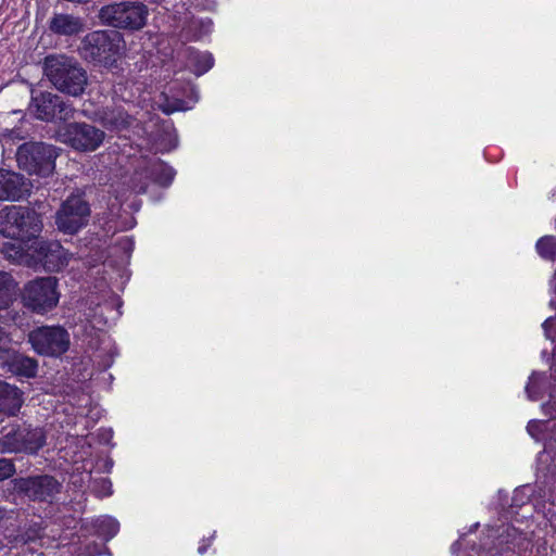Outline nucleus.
<instances>
[{
    "instance_id": "obj_1",
    "label": "nucleus",
    "mask_w": 556,
    "mask_h": 556,
    "mask_svg": "<svg viewBox=\"0 0 556 556\" xmlns=\"http://www.w3.org/2000/svg\"><path fill=\"white\" fill-rule=\"evenodd\" d=\"M43 70L49 81L61 92L78 97L84 93L88 76L80 63L65 54L45 58Z\"/></svg>"
},
{
    "instance_id": "obj_2",
    "label": "nucleus",
    "mask_w": 556,
    "mask_h": 556,
    "mask_svg": "<svg viewBox=\"0 0 556 556\" xmlns=\"http://www.w3.org/2000/svg\"><path fill=\"white\" fill-rule=\"evenodd\" d=\"M0 434L1 454L37 455L47 443L45 429L27 421H10L0 429Z\"/></svg>"
},
{
    "instance_id": "obj_3",
    "label": "nucleus",
    "mask_w": 556,
    "mask_h": 556,
    "mask_svg": "<svg viewBox=\"0 0 556 556\" xmlns=\"http://www.w3.org/2000/svg\"><path fill=\"white\" fill-rule=\"evenodd\" d=\"M124 40L117 30H94L81 40L83 58L94 65L112 68L122 58Z\"/></svg>"
},
{
    "instance_id": "obj_4",
    "label": "nucleus",
    "mask_w": 556,
    "mask_h": 556,
    "mask_svg": "<svg viewBox=\"0 0 556 556\" xmlns=\"http://www.w3.org/2000/svg\"><path fill=\"white\" fill-rule=\"evenodd\" d=\"M43 228L42 217L27 206H10L0 215V233L22 243L33 242Z\"/></svg>"
},
{
    "instance_id": "obj_5",
    "label": "nucleus",
    "mask_w": 556,
    "mask_h": 556,
    "mask_svg": "<svg viewBox=\"0 0 556 556\" xmlns=\"http://www.w3.org/2000/svg\"><path fill=\"white\" fill-rule=\"evenodd\" d=\"M148 16L147 4L130 0L110 3L99 12V17L105 25L129 31L142 29L147 25Z\"/></svg>"
},
{
    "instance_id": "obj_6",
    "label": "nucleus",
    "mask_w": 556,
    "mask_h": 556,
    "mask_svg": "<svg viewBox=\"0 0 556 556\" xmlns=\"http://www.w3.org/2000/svg\"><path fill=\"white\" fill-rule=\"evenodd\" d=\"M21 303L27 311L45 315L54 309L60 300L59 282L55 277H36L27 281L20 293Z\"/></svg>"
},
{
    "instance_id": "obj_7",
    "label": "nucleus",
    "mask_w": 556,
    "mask_h": 556,
    "mask_svg": "<svg viewBox=\"0 0 556 556\" xmlns=\"http://www.w3.org/2000/svg\"><path fill=\"white\" fill-rule=\"evenodd\" d=\"M59 149L45 142H25L18 147L16 161L18 167L30 175L50 176L55 169Z\"/></svg>"
},
{
    "instance_id": "obj_8",
    "label": "nucleus",
    "mask_w": 556,
    "mask_h": 556,
    "mask_svg": "<svg viewBox=\"0 0 556 556\" xmlns=\"http://www.w3.org/2000/svg\"><path fill=\"white\" fill-rule=\"evenodd\" d=\"M12 492L31 502H49L61 491V483L50 475L17 477L10 481Z\"/></svg>"
},
{
    "instance_id": "obj_9",
    "label": "nucleus",
    "mask_w": 556,
    "mask_h": 556,
    "mask_svg": "<svg viewBox=\"0 0 556 556\" xmlns=\"http://www.w3.org/2000/svg\"><path fill=\"white\" fill-rule=\"evenodd\" d=\"M28 342L38 355L60 357L68 351L71 339L62 326H40L29 331Z\"/></svg>"
},
{
    "instance_id": "obj_10",
    "label": "nucleus",
    "mask_w": 556,
    "mask_h": 556,
    "mask_svg": "<svg viewBox=\"0 0 556 556\" xmlns=\"http://www.w3.org/2000/svg\"><path fill=\"white\" fill-rule=\"evenodd\" d=\"M175 177L176 170L170 165L162 159H154L135 170L130 178V188L136 194H144L151 182L166 189L172 186Z\"/></svg>"
},
{
    "instance_id": "obj_11",
    "label": "nucleus",
    "mask_w": 556,
    "mask_h": 556,
    "mask_svg": "<svg viewBox=\"0 0 556 556\" xmlns=\"http://www.w3.org/2000/svg\"><path fill=\"white\" fill-rule=\"evenodd\" d=\"M492 534L493 556H530L533 544L527 534L511 525L498 527Z\"/></svg>"
},
{
    "instance_id": "obj_12",
    "label": "nucleus",
    "mask_w": 556,
    "mask_h": 556,
    "mask_svg": "<svg viewBox=\"0 0 556 556\" xmlns=\"http://www.w3.org/2000/svg\"><path fill=\"white\" fill-rule=\"evenodd\" d=\"M30 110L36 118L45 122L67 121L74 117L75 109L63 97L40 91L31 97Z\"/></svg>"
},
{
    "instance_id": "obj_13",
    "label": "nucleus",
    "mask_w": 556,
    "mask_h": 556,
    "mask_svg": "<svg viewBox=\"0 0 556 556\" xmlns=\"http://www.w3.org/2000/svg\"><path fill=\"white\" fill-rule=\"evenodd\" d=\"M89 215V203L81 197L71 195L56 212L55 224L61 232L75 235L87 225Z\"/></svg>"
},
{
    "instance_id": "obj_14",
    "label": "nucleus",
    "mask_w": 556,
    "mask_h": 556,
    "mask_svg": "<svg viewBox=\"0 0 556 556\" xmlns=\"http://www.w3.org/2000/svg\"><path fill=\"white\" fill-rule=\"evenodd\" d=\"M28 250L34 264L50 273L62 270L68 263L64 248L56 240L43 239L39 236L31 242Z\"/></svg>"
},
{
    "instance_id": "obj_15",
    "label": "nucleus",
    "mask_w": 556,
    "mask_h": 556,
    "mask_svg": "<svg viewBox=\"0 0 556 556\" xmlns=\"http://www.w3.org/2000/svg\"><path fill=\"white\" fill-rule=\"evenodd\" d=\"M65 142L76 151L92 152L103 142L105 134L88 123H70L64 129Z\"/></svg>"
},
{
    "instance_id": "obj_16",
    "label": "nucleus",
    "mask_w": 556,
    "mask_h": 556,
    "mask_svg": "<svg viewBox=\"0 0 556 556\" xmlns=\"http://www.w3.org/2000/svg\"><path fill=\"white\" fill-rule=\"evenodd\" d=\"M1 369L18 379H31L37 376L38 361L20 351L9 348L0 355Z\"/></svg>"
},
{
    "instance_id": "obj_17",
    "label": "nucleus",
    "mask_w": 556,
    "mask_h": 556,
    "mask_svg": "<svg viewBox=\"0 0 556 556\" xmlns=\"http://www.w3.org/2000/svg\"><path fill=\"white\" fill-rule=\"evenodd\" d=\"M29 193V187L23 175L0 169V201H18Z\"/></svg>"
},
{
    "instance_id": "obj_18",
    "label": "nucleus",
    "mask_w": 556,
    "mask_h": 556,
    "mask_svg": "<svg viewBox=\"0 0 556 556\" xmlns=\"http://www.w3.org/2000/svg\"><path fill=\"white\" fill-rule=\"evenodd\" d=\"M24 403L23 391L7 381L0 380V414L16 416Z\"/></svg>"
},
{
    "instance_id": "obj_19",
    "label": "nucleus",
    "mask_w": 556,
    "mask_h": 556,
    "mask_svg": "<svg viewBox=\"0 0 556 556\" xmlns=\"http://www.w3.org/2000/svg\"><path fill=\"white\" fill-rule=\"evenodd\" d=\"M84 28L80 17L65 13H54L49 21V29L58 36H76Z\"/></svg>"
},
{
    "instance_id": "obj_20",
    "label": "nucleus",
    "mask_w": 556,
    "mask_h": 556,
    "mask_svg": "<svg viewBox=\"0 0 556 556\" xmlns=\"http://www.w3.org/2000/svg\"><path fill=\"white\" fill-rule=\"evenodd\" d=\"M187 61L197 76L204 75L214 66L213 54L208 51H200L194 47H188Z\"/></svg>"
},
{
    "instance_id": "obj_21",
    "label": "nucleus",
    "mask_w": 556,
    "mask_h": 556,
    "mask_svg": "<svg viewBox=\"0 0 556 556\" xmlns=\"http://www.w3.org/2000/svg\"><path fill=\"white\" fill-rule=\"evenodd\" d=\"M102 122L104 127L109 130L119 132L131 128L135 117L123 109H116L106 112L102 117Z\"/></svg>"
},
{
    "instance_id": "obj_22",
    "label": "nucleus",
    "mask_w": 556,
    "mask_h": 556,
    "mask_svg": "<svg viewBox=\"0 0 556 556\" xmlns=\"http://www.w3.org/2000/svg\"><path fill=\"white\" fill-rule=\"evenodd\" d=\"M213 21L210 17L193 20L187 27L188 39L199 41L213 30Z\"/></svg>"
},
{
    "instance_id": "obj_23",
    "label": "nucleus",
    "mask_w": 556,
    "mask_h": 556,
    "mask_svg": "<svg viewBox=\"0 0 556 556\" xmlns=\"http://www.w3.org/2000/svg\"><path fill=\"white\" fill-rule=\"evenodd\" d=\"M96 531L105 541L113 539L119 531V522L110 516H105L96 521Z\"/></svg>"
},
{
    "instance_id": "obj_24",
    "label": "nucleus",
    "mask_w": 556,
    "mask_h": 556,
    "mask_svg": "<svg viewBox=\"0 0 556 556\" xmlns=\"http://www.w3.org/2000/svg\"><path fill=\"white\" fill-rule=\"evenodd\" d=\"M538 254L546 261L556 260V237L543 236L535 244Z\"/></svg>"
},
{
    "instance_id": "obj_25",
    "label": "nucleus",
    "mask_w": 556,
    "mask_h": 556,
    "mask_svg": "<svg viewBox=\"0 0 556 556\" xmlns=\"http://www.w3.org/2000/svg\"><path fill=\"white\" fill-rule=\"evenodd\" d=\"M13 300V279L0 273V309L9 307Z\"/></svg>"
},
{
    "instance_id": "obj_26",
    "label": "nucleus",
    "mask_w": 556,
    "mask_h": 556,
    "mask_svg": "<svg viewBox=\"0 0 556 556\" xmlns=\"http://www.w3.org/2000/svg\"><path fill=\"white\" fill-rule=\"evenodd\" d=\"M526 393L531 401H538L541 397V389L538 382V376L533 372L528 380V383L525 388Z\"/></svg>"
},
{
    "instance_id": "obj_27",
    "label": "nucleus",
    "mask_w": 556,
    "mask_h": 556,
    "mask_svg": "<svg viewBox=\"0 0 556 556\" xmlns=\"http://www.w3.org/2000/svg\"><path fill=\"white\" fill-rule=\"evenodd\" d=\"M93 491L101 497L112 495V482L108 478H101L93 482Z\"/></svg>"
},
{
    "instance_id": "obj_28",
    "label": "nucleus",
    "mask_w": 556,
    "mask_h": 556,
    "mask_svg": "<svg viewBox=\"0 0 556 556\" xmlns=\"http://www.w3.org/2000/svg\"><path fill=\"white\" fill-rule=\"evenodd\" d=\"M15 472L16 468L12 459L0 458V481L12 478Z\"/></svg>"
},
{
    "instance_id": "obj_29",
    "label": "nucleus",
    "mask_w": 556,
    "mask_h": 556,
    "mask_svg": "<svg viewBox=\"0 0 556 556\" xmlns=\"http://www.w3.org/2000/svg\"><path fill=\"white\" fill-rule=\"evenodd\" d=\"M545 426V421L542 420H530L527 425V432L530 437L534 438L535 440L540 439V435L543 433V429Z\"/></svg>"
},
{
    "instance_id": "obj_30",
    "label": "nucleus",
    "mask_w": 556,
    "mask_h": 556,
    "mask_svg": "<svg viewBox=\"0 0 556 556\" xmlns=\"http://www.w3.org/2000/svg\"><path fill=\"white\" fill-rule=\"evenodd\" d=\"M11 338L9 333L0 326V355H2L10 346Z\"/></svg>"
},
{
    "instance_id": "obj_31",
    "label": "nucleus",
    "mask_w": 556,
    "mask_h": 556,
    "mask_svg": "<svg viewBox=\"0 0 556 556\" xmlns=\"http://www.w3.org/2000/svg\"><path fill=\"white\" fill-rule=\"evenodd\" d=\"M117 244L128 255H130L135 248V242L129 237L122 238Z\"/></svg>"
},
{
    "instance_id": "obj_32",
    "label": "nucleus",
    "mask_w": 556,
    "mask_h": 556,
    "mask_svg": "<svg viewBox=\"0 0 556 556\" xmlns=\"http://www.w3.org/2000/svg\"><path fill=\"white\" fill-rule=\"evenodd\" d=\"M214 538H215V532H214L211 536H208V538H203V539L200 541L199 546H198V553H199L200 555H204V554L207 552V549H208V548L211 547V545H212V542H213Z\"/></svg>"
},
{
    "instance_id": "obj_33",
    "label": "nucleus",
    "mask_w": 556,
    "mask_h": 556,
    "mask_svg": "<svg viewBox=\"0 0 556 556\" xmlns=\"http://www.w3.org/2000/svg\"><path fill=\"white\" fill-rule=\"evenodd\" d=\"M4 251H5V253L8 254V256H9V257H12V256H13V254H11V251H13V252H14V256H18V257H21V256H22V251H23V249H22V248H20V247H18V248H16L14 244L9 243V244H5V245H4Z\"/></svg>"
},
{
    "instance_id": "obj_34",
    "label": "nucleus",
    "mask_w": 556,
    "mask_h": 556,
    "mask_svg": "<svg viewBox=\"0 0 556 556\" xmlns=\"http://www.w3.org/2000/svg\"><path fill=\"white\" fill-rule=\"evenodd\" d=\"M556 321L555 317H548L544 320L542 324V328L546 334V337H549V329L552 328L553 324Z\"/></svg>"
},
{
    "instance_id": "obj_35",
    "label": "nucleus",
    "mask_w": 556,
    "mask_h": 556,
    "mask_svg": "<svg viewBox=\"0 0 556 556\" xmlns=\"http://www.w3.org/2000/svg\"><path fill=\"white\" fill-rule=\"evenodd\" d=\"M179 110H184V108H182V101H180V103H179L178 105H176V106H173V108H164V109H163V112H164L165 114H170V113H173V112H175V111H179Z\"/></svg>"
},
{
    "instance_id": "obj_36",
    "label": "nucleus",
    "mask_w": 556,
    "mask_h": 556,
    "mask_svg": "<svg viewBox=\"0 0 556 556\" xmlns=\"http://www.w3.org/2000/svg\"><path fill=\"white\" fill-rule=\"evenodd\" d=\"M105 433L108 434V439L112 438V431L111 430L105 431Z\"/></svg>"
}]
</instances>
